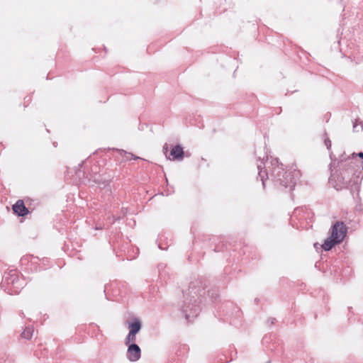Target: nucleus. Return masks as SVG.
<instances>
[{
  "instance_id": "nucleus-1",
  "label": "nucleus",
  "mask_w": 363,
  "mask_h": 363,
  "mask_svg": "<svg viewBox=\"0 0 363 363\" xmlns=\"http://www.w3.org/2000/svg\"><path fill=\"white\" fill-rule=\"evenodd\" d=\"M200 282L196 281L191 283L189 289L183 291L184 301L182 306V311L188 322L191 318L196 317L199 313V306L197 304L198 299L205 294L204 289L199 286Z\"/></svg>"
},
{
  "instance_id": "nucleus-2",
  "label": "nucleus",
  "mask_w": 363,
  "mask_h": 363,
  "mask_svg": "<svg viewBox=\"0 0 363 363\" xmlns=\"http://www.w3.org/2000/svg\"><path fill=\"white\" fill-rule=\"evenodd\" d=\"M275 164L276 167H273L271 172V177L274 185L284 189L289 188V191L293 190L296 180L300 176L299 171L288 170L284 172L283 165L279 163L277 158L272 162V165Z\"/></svg>"
},
{
  "instance_id": "nucleus-3",
  "label": "nucleus",
  "mask_w": 363,
  "mask_h": 363,
  "mask_svg": "<svg viewBox=\"0 0 363 363\" xmlns=\"http://www.w3.org/2000/svg\"><path fill=\"white\" fill-rule=\"evenodd\" d=\"M347 232V228L343 222L337 221L332 226L330 235L325 240L322 247L325 251L330 250L335 245L340 244L344 240Z\"/></svg>"
},
{
  "instance_id": "nucleus-4",
  "label": "nucleus",
  "mask_w": 363,
  "mask_h": 363,
  "mask_svg": "<svg viewBox=\"0 0 363 363\" xmlns=\"http://www.w3.org/2000/svg\"><path fill=\"white\" fill-rule=\"evenodd\" d=\"M1 286L10 294H18L23 287L24 281L19 278L16 272L11 271L4 275Z\"/></svg>"
},
{
  "instance_id": "nucleus-5",
  "label": "nucleus",
  "mask_w": 363,
  "mask_h": 363,
  "mask_svg": "<svg viewBox=\"0 0 363 363\" xmlns=\"http://www.w3.org/2000/svg\"><path fill=\"white\" fill-rule=\"evenodd\" d=\"M264 157H265V156H264L263 158H261L259 157V160L260 161V163L257 164V169H258V171H259L258 172V177L260 178V180L262 182L263 187L265 186V181H266L267 179L271 178V179L272 180V178L271 177V172L272 170V168L276 167V164L275 165H272L271 168H270V167H268V169H269V170H267V169L266 170H262V164H264ZM275 159L272 160L271 164H272V162Z\"/></svg>"
},
{
  "instance_id": "nucleus-6",
  "label": "nucleus",
  "mask_w": 363,
  "mask_h": 363,
  "mask_svg": "<svg viewBox=\"0 0 363 363\" xmlns=\"http://www.w3.org/2000/svg\"><path fill=\"white\" fill-rule=\"evenodd\" d=\"M141 356V350L140 347L135 344L132 343L128 345L126 357L130 362H136L138 361Z\"/></svg>"
},
{
  "instance_id": "nucleus-7",
  "label": "nucleus",
  "mask_w": 363,
  "mask_h": 363,
  "mask_svg": "<svg viewBox=\"0 0 363 363\" xmlns=\"http://www.w3.org/2000/svg\"><path fill=\"white\" fill-rule=\"evenodd\" d=\"M184 150L183 147L180 145H175L170 151L167 159L170 160H178L181 161L184 158Z\"/></svg>"
},
{
  "instance_id": "nucleus-8",
  "label": "nucleus",
  "mask_w": 363,
  "mask_h": 363,
  "mask_svg": "<svg viewBox=\"0 0 363 363\" xmlns=\"http://www.w3.org/2000/svg\"><path fill=\"white\" fill-rule=\"evenodd\" d=\"M12 209L19 216H24L29 212L28 209L25 206L23 201L20 199L13 205Z\"/></svg>"
},
{
  "instance_id": "nucleus-9",
  "label": "nucleus",
  "mask_w": 363,
  "mask_h": 363,
  "mask_svg": "<svg viewBox=\"0 0 363 363\" xmlns=\"http://www.w3.org/2000/svg\"><path fill=\"white\" fill-rule=\"evenodd\" d=\"M127 323L128 325L129 332L131 333V334H137L142 328L141 321L138 318H134L132 320H128Z\"/></svg>"
},
{
  "instance_id": "nucleus-10",
  "label": "nucleus",
  "mask_w": 363,
  "mask_h": 363,
  "mask_svg": "<svg viewBox=\"0 0 363 363\" xmlns=\"http://www.w3.org/2000/svg\"><path fill=\"white\" fill-rule=\"evenodd\" d=\"M33 332L34 330L33 328L27 327L21 333V336L25 339L29 340L33 337Z\"/></svg>"
},
{
  "instance_id": "nucleus-11",
  "label": "nucleus",
  "mask_w": 363,
  "mask_h": 363,
  "mask_svg": "<svg viewBox=\"0 0 363 363\" xmlns=\"http://www.w3.org/2000/svg\"><path fill=\"white\" fill-rule=\"evenodd\" d=\"M135 335H136V334H135V333L131 334V333L129 332L125 339V344L126 345H129L132 343H135V342L136 340Z\"/></svg>"
},
{
  "instance_id": "nucleus-12",
  "label": "nucleus",
  "mask_w": 363,
  "mask_h": 363,
  "mask_svg": "<svg viewBox=\"0 0 363 363\" xmlns=\"http://www.w3.org/2000/svg\"><path fill=\"white\" fill-rule=\"evenodd\" d=\"M121 155L124 154L126 157V160H131V159H139L140 157L134 156L132 153H128L123 150H119Z\"/></svg>"
},
{
  "instance_id": "nucleus-13",
  "label": "nucleus",
  "mask_w": 363,
  "mask_h": 363,
  "mask_svg": "<svg viewBox=\"0 0 363 363\" xmlns=\"http://www.w3.org/2000/svg\"><path fill=\"white\" fill-rule=\"evenodd\" d=\"M361 122L359 123L358 120H355L353 123V130L354 132H359L362 131L360 128Z\"/></svg>"
},
{
  "instance_id": "nucleus-14",
  "label": "nucleus",
  "mask_w": 363,
  "mask_h": 363,
  "mask_svg": "<svg viewBox=\"0 0 363 363\" xmlns=\"http://www.w3.org/2000/svg\"><path fill=\"white\" fill-rule=\"evenodd\" d=\"M324 143H325V146H326L327 149H328V150H330V148H331L332 143H331V141H330V140L329 139V138H328V137H326V138L324 139Z\"/></svg>"
},
{
  "instance_id": "nucleus-15",
  "label": "nucleus",
  "mask_w": 363,
  "mask_h": 363,
  "mask_svg": "<svg viewBox=\"0 0 363 363\" xmlns=\"http://www.w3.org/2000/svg\"><path fill=\"white\" fill-rule=\"evenodd\" d=\"M168 150H169L168 145L167 143H165L164 145L163 146V152L165 154L167 158V157H169V155H167Z\"/></svg>"
},
{
  "instance_id": "nucleus-16",
  "label": "nucleus",
  "mask_w": 363,
  "mask_h": 363,
  "mask_svg": "<svg viewBox=\"0 0 363 363\" xmlns=\"http://www.w3.org/2000/svg\"><path fill=\"white\" fill-rule=\"evenodd\" d=\"M333 157H334V155H333V152H330V159L332 160V164H335V160H333Z\"/></svg>"
},
{
  "instance_id": "nucleus-17",
  "label": "nucleus",
  "mask_w": 363,
  "mask_h": 363,
  "mask_svg": "<svg viewBox=\"0 0 363 363\" xmlns=\"http://www.w3.org/2000/svg\"><path fill=\"white\" fill-rule=\"evenodd\" d=\"M301 210H302V208H296V209H295V211H294V215H297V214H298V213H299V211H300Z\"/></svg>"
},
{
  "instance_id": "nucleus-18",
  "label": "nucleus",
  "mask_w": 363,
  "mask_h": 363,
  "mask_svg": "<svg viewBox=\"0 0 363 363\" xmlns=\"http://www.w3.org/2000/svg\"><path fill=\"white\" fill-rule=\"evenodd\" d=\"M361 130L363 131V122L361 121V125H360Z\"/></svg>"
},
{
  "instance_id": "nucleus-19",
  "label": "nucleus",
  "mask_w": 363,
  "mask_h": 363,
  "mask_svg": "<svg viewBox=\"0 0 363 363\" xmlns=\"http://www.w3.org/2000/svg\"><path fill=\"white\" fill-rule=\"evenodd\" d=\"M345 159V157H343V155L341 156V158H340V162H342Z\"/></svg>"
},
{
  "instance_id": "nucleus-20",
  "label": "nucleus",
  "mask_w": 363,
  "mask_h": 363,
  "mask_svg": "<svg viewBox=\"0 0 363 363\" xmlns=\"http://www.w3.org/2000/svg\"><path fill=\"white\" fill-rule=\"evenodd\" d=\"M162 267V264H160V265L159 266V271H160V270H161Z\"/></svg>"
},
{
  "instance_id": "nucleus-21",
  "label": "nucleus",
  "mask_w": 363,
  "mask_h": 363,
  "mask_svg": "<svg viewBox=\"0 0 363 363\" xmlns=\"http://www.w3.org/2000/svg\"><path fill=\"white\" fill-rule=\"evenodd\" d=\"M267 363H270V362H267Z\"/></svg>"
}]
</instances>
